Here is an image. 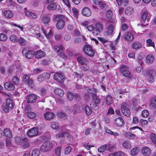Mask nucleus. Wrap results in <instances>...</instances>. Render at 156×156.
Wrapping results in <instances>:
<instances>
[{"mask_svg":"<svg viewBox=\"0 0 156 156\" xmlns=\"http://www.w3.org/2000/svg\"><path fill=\"white\" fill-rule=\"evenodd\" d=\"M65 17L62 15L56 16L54 19L55 21L57 22L56 27L58 30H61L64 27L65 22L64 20Z\"/></svg>","mask_w":156,"mask_h":156,"instance_id":"nucleus-1","label":"nucleus"},{"mask_svg":"<svg viewBox=\"0 0 156 156\" xmlns=\"http://www.w3.org/2000/svg\"><path fill=\"white\" fill-rule=\"evenodd\" d=\"M13 106L12 101L10 98H8L6 100V103L2 104V108L5 112L8 113L9 112V108H12Z\"/></svg>","mask_w":156,"mask_h":156,"instance_id":"nucleus-2","label":"nucleus"},{"mask_svg":"<svg viewBox=\"0 0 156 156\" xmlns=\"http://www.w3.org/2000/svg\"><path fill=\"white\" fill-rule=\"evenodd\" d=\"M83 50L84 52L89 56L91 57H93L94 56L95 51L91 46L89 45H84Z\"/></svg>","mask_w":156,"mask_h":156,"instance_id":"nucleus-3","label":"nucleus"},{"mask_svg":"<svg viewBox=\"0 0 156 156\" xmlns=\"http://www.w3.org/2000/svg\"><path fill=\"white\" fill-rule=\"evenodd\" d=\"M22 53L26 58L28 59H31L34 57V52L33 51L24 48L22 50Z\"/></svg>","mask_w":156,"mask_h":156,"instance_id":"nucleus-4","label":"nucleus"},{"mask_svg":"<svg viewBox=\"0 0 156 156\" xmlns=\"http://www.w3.org/2000/svg\"><path fill=\"white\" fill-rule=\"evenodd\" d=\"M128 106L126 104H123L121 107L122 113L124 115L129 117L131 115L130 110L128 108Z\"/></svg>","mask_w":156,"mask_h":156,"instance_id":"nucleus-5","label":"nucleus"},{"mask_svg":"<svg viewBox=\"0 0 156 156\" xmlns=\"http://www.w3.org/2000/svg\"><path fill=\"white\" fill-rule=\"evenodd\" d=\"M52 143L49 141L44 142L41 147V149L43 152L49 150L52 147Z\"/></svg>","mask_w":156,"mask_h":156,"instance_id":"nucleus-6","label":"nucleus"},{"mask_svg":"<svg viewBox=\"0 0 156 156\" xmlns=\"http://www.w3.org/2000/svg\"><path fill=\"white\" fill-rule=\"evenodd\" d=\"M120 70L124 76L129 78H131L130 73L128 70V68L126 66H122L121 67Z\"/></svg>","mask_w":156,"mask_h":156,"instance_id":"nucleus-7","label":"nucleus"},{"mask_svg":"<svg viewBox=\"0 0 156 156\" xmlns=\"http://www.w3.org/2000/svg\"><path fill=\"white\" fill-rule=\"evenodd\" d=\"M23 81L25 83L28 84L29 87L31 88L33 87V80L32 79H30L29 75H24L23 77Z\"/></svg>","mask_w":156,"mask_h":156,"instance_id":"nucleus-8","label":"nucleus"},{"mask_svg":"<svg viewBox=\"0 0 156 156\" xmlns=\"http://www.w3.org/2000/svg\"><path fill=\"white\" fill-rule=\"evenodd\" d=\"M53 78L55 80L59 83L62 82L65 80V77L61 73H56L54 74Z\"/></svg>","mask_w":156,"mask_h":156,"instance_id":"nucleus-9","label":"nucleus"},{"mask_svg":"<svg viewBox=\"0 0 156 156\" xmlns=\"http://www.w3.org/2000/svg\"><path fill=\"white\" fill-rule=\"evenodd\" d=\"M65 137L68 138L70 141L73 140V137L69 134V133L67 132H62L56 135V137L57 139Z\"/></svg>","mask_w":156,"mask_h":156,"instance_id":"nucleus-10","label":"nucleus"},{"mask_svg":"<svg viewBox=\"0 0 156 156\" xmlns=\"http://www.w3.org/2000/svg\"><path fill=\"white\" fill-rule=\"evenodd\" d=\"M38 132V129L36 127H33L30 129L27 132V135L30 137L36 136Z\"/></svg>","mask_w":156,"mask_h":156,"instance_id":"nucleus-11","label":"nucleus"},{"mask_svg":"<svg viewBox=\"0 0 156 156\" xmlns=\"http://www.w3.org/2000/svg\"><path fill=\"white\" fill-rule=\"evenodd\" d=\"M50 76L49 73H44L39 75L37 77V80L39 82H41L44 80L49 79Z\"/></svg>","mask_w":156,"mask_h":156,"instance_id":"nucleus-12","label":"nucleus"},{"mask_svg":"<svg viewBox=\"0 0 156 156\" xmlns=\"http://www.w3.org/2000/svg\"><path fill=\"white\" fill-rule=\"evenodd\" d=\"M142 154L144 156H149L151 154V151L150 148L147 147H144L141 149Z\"/></svg>","mask_w":156,"mask_h":156,"instance_id":"nucleus-13","label":"nucleus"},{"mask_svg":"<svg viewBox=\"0 0 156 156\" xmlns=\"http://www.w3.org/2000/svg\"><path fill=\"white\" fill-rule=\"evenodd\" d=\"M40 20L41 22L44 25H47L50 22L51 18L48 16L44 15L41 16Z\"/></svg>","mask_w":156,"mask_h":156,"instance_id":"nucleus-14","label":"nucleus"},{"mask_svg":"<svg viewBox=\"0 0 156 156\" xmlns=\"http://www.w3.org/2000/svg\"><path fill=\"white\" fill-rule=\"evenodd\" d=\"M37 98V96L34 94L28 95L27 98V101L28 103H34L36 101Z\"/></svg>","mask_w":156,"mask_h":156,"instance_id":"nucleus-15","label":"nucleus"},{"mask_svg":"<svg viewBox=\"0 0 156 156\" xmlns=\"http://www.w3.org/2000/svg\"><path fill=\"white\" fill-rule=\"evenodd\" d=\"M115 124L119 127H122L125 125V122L123 119L121 117H119L114 120Z\"/></svg>","mask_w":156,"mask_h":156,"instance_id":"nucleus-16","label":"nucleus"},{"mask_svg":"<svg viewBox=\"0 0 156 156\" xmlns=\"http://www.w3.org/2000/svg\"><path fill=\"white\" fill-rule=\"evenodd\" d=\"M92 98L94 101V103H92V105L91 103L90 104V105L92 108H93V106L94 107V108H95V107L96 108L97 106V105L100 103L101 100L100 99L97 98V95L92 96Z\"/></svg>","mask_w":156,"mask_h":156,"instance_id":"nucleus-17","label":"nucleus"},{"mask_svg":"<svg viewBox=\"0 0 156 156\" xmlns=\"http://www.w3.org/2000/svg\"><path fill=\"white\" fill-rule=\"evenodd\" d=\"M82 14L85 16L89 17L91 15V12L89 8L85 7L82 10Z\"/></svg>","mask_w":156,"mask_h":156,"instance_id":"nucleus-18","label":"nucleus"},{"mask_svg":"<svg viewBox=\"0 0 156 156\" xmlns=\"http://www.w3.org/2000/svg\"><path fill=\"white\" fill-rule=\"evenodd\" d=\"M77 60L78 62L81 65L86 64L89 63L88 61L86 58L82 56L78 57L77 58Z\"/></svg>","mask_w":156,"mask_h":156,"instance_id":"nucleus-19","label":"nucleus"},{"mask_svg":"<svg viewBox=\"0 0 156 156\" xmlns=\"http://www.w3.org/2000/svg\"><path fill=\"white\" fill-rule=\"evenodd\" d=\"M45 119L47 120H50L54 118V115L51 112H48L44 115Z\"/></svg>","mask_w":156,"mask_h":156,"instance_id":"nucleus-20","label":"nucleus"},{"mask_svg":"<svg viewBox=\"0 0 156 156\" xmlns=\"http://www.w3.org/2000/svg\"><path fill=\"white\" fill-rule=\"evenodd\" d=\"M156 75V72L154 70H152L148 75L147 80L149 82H153L154 81V76Z\"/></svg>","mask_w":156,"mask_h":156,"instance_id":"nucleus-21","label":"nucleus"},{"mask_svg":"<svg viewBox=\"0 0 156 156\" xmlns=\"http://www.w3.org/2000/svg\"><path fill=\"white\" fill-rule=\"evenodd\" d=\"M34 54L36 58H43L44 56L45 55L44 52L41 50L37 51Z\"/></svg>","mask_w":156,"mask_h":156,"instance_id":"nucleus-22","label":"nucleus"},{"mask_svg":"<svg viewBox=\"0 0 156 156\" xmlns=\"http://www.w3.org/2000/svg\"><path fill=\"white\" fill-rule=\"evenodd\" d=\"M4 87L6 89L9 90H13L15 88V86L13 84L8 82H6L5 83Z\"/></svg>","mask_w":156,"mask_h":156,"instance_id":"nucleus-23","label":"nucleus"},{"mask_svg":"<svg viewBox=\"0 0 156 156\" xmlns=\"http://www.w3.org/2000/svg\"><path fill=\"white\" fill-rule=\"evenodd\" d=\"M54 92L56 95L60 97L62 96L64 94V91L58 88H56L54 89Z\"/></svg>","mask_w":156,"mask_h":156,"instance_id":"nucleus-24","label":"nucleus"},{"mask_svg":"<svg viewBox=\"0 0 156 156\" xmlns=\"http://www.w3.org/2000/svg\"><path fill=\"white\" fill-rule=\"evenodd\" d=\"M154 59V57L153 55H148L146 57V62L147 63H152L153 62Z\"/></svg>","mask_w":156,"mask_h":156,"instance_id":"nucleus-25","label":"nucleus"},{"mask_svg":"<svg viewBox=\"0 0 156 156\" xmlns=\"http://www.w3.org/2000/svg\"><path fill=\"white\" fill-rule=\"evenodd\" d=\"M106 150L109 151H112L115 148V145L111 144H105Z\"/></svg>","mask_w":156,"mask_h":156,"instance_id":"nucleus-26","label":"nucleus"},{"mask_svg":"<svg viewBox=\"0 0 156 156\" xmlns=\"http://www.w3.org/2000/svg\"><path fill=\"white\" fill-rule=\"evenodd\" d=\"M3 133L6 137L9 138L12 137V134L9 129L8 128L5 129L4 130Z\"/></svg>","mask_w":156,"mask_h":156,"instance_id":"nucleus-27","label":"nucleus"},{"mask_svg":"<svg viewBox=\"0 0 156 156\" xmlns=\"http://www.w3.org/2000/svg\"><path fill=\"white\" fill-rule=\"evenodd\" d=\"M4 15L7 18H11L13 16V14L10 10H5L4 12Z\"/></svg>","mask_w":156,"mask_h":156,"instance_id":"nucleus-28","label":"nucleus"},{"mask_svg":"<svg viewBox=\"0 0 156 156\" xmlns=\"http://www.w3.org/2000/svg\"><path fill=\"white\" fill-rule=\"evenodd\" d=\"M133 38V35L130 33H127L125 35L124 39L128 41H132Z\"/></svg>","mask_w":156,"mask_h":156,"instance_id":"nucleus-29","label":"nucleus"},{"mask_svg":"<svg viewBox=\"0 0 156 156\" xmlns=\"http://www.w3.org/2000/svg\"><path fill=\"white\" fill-rule=\"evenodd\" d=\"M122 146L127 149H129L131 147V145L130 142L128 140L124 141L122 144Z\"/></svg>","mask_w":156,"mask_h":156,"instance_id":"nucleus-30","label":"nucleus"},{"mask_svg":"<svg viewBox=\"0 0 156 156\" xmlns=\"http://www.w3.org/2000/svg\"><path fill=\"white\" fill-rule=\"evenodd\" d=\"M25 14L31 18L35 19L37 18V16L36 14L30 11H26Z\"/></svg>","mask_w":156,"mask_h":156,"instance_id":"nucleus-31","label":"nucleus"},{"mask_svg":"<svg viewBox=\"0 0 156 156\" xmlns=\"http://www.w3.org/2000/svg\"><path fill=\"white\" fill-rule=\"evenodd\" d=\"M10 41L12 42L16 43L19 41V38L15 35H12L10 36L9 37Z\"/></svg>","mask_w":156,"mask_h":156,"instance_id":"nucleus-32","label":"nucleus"},{"mask_svg":"<svg viewBox=\"0 0 156 156\" xmlns=\"http://www.w3.org/2000/svg\"><path fill=\"white\" fill-rule=\"evenodd\" d=\"M87 92L92 94V97L94 96H96L97 92V90L94 88H89L87 89Z\"/></svg>","mask_w":156,"mask_h":156,"instance_id":"nucleus-33","label":"nucleus"},{"mask_svg":"<svg viewBox=\"0 0 156 156\" xmlns=\"http://www.w3.org/2000/svg\"><path fill=\"white\" fill-rule=\"evenodd\" d=\"M150 105L153 108L156 109V97L153 98L151 99Z\"/></svg>","mask_w":156,"mask_h":156,"instance_id":"nucleus-34","label":"nucleus"},{"mask_svg":"<svg viewBox=\"0 0 156 156\" xmlns=\"http://www.w3.org/2000/svg\"><path fill=\"white\" fill-rule=\"evenodd\" d=\"M134 11L133 7H127L125 10V12L126 14L131 15L133 12Z\"/></svg>","mask_w":156,"mask_h":156,"instance_id":"nucleus-35","label":"nucleus"},{"mask_svg":"<svg viewBox=\"0 0 156 156\" xmlns=\"http://www.w3.org/2000/svg\"><path fill=\"white\" fill-rule=\"evenodd\" d=\"M63 48L64 47L62 46L61 45L59 46H55L54 47V51L57 53V54L58 53L60 52V51L61 52L62 51L63 49Z\"/></svg>","mask_w":156,"mask_h":156,"instance_id":"nucleus-36","label":"nucleus"},{"mask_svg":"<svg viewBox=\"0 0 156 156\" xmlns=\"http://www.w3.org/2000/svg\"><path fill=\"white\" fill-rule=\"evenodd\" d=\"M23 140L24 142L23 143L22 146L24 148H27L29 147L30 142L27 138H25L23 139Z\"/></svg>","mask_w":156,"mask_h":156,"instance_id":"nucleus-37","label":"nucleus"},{"mask_svg":"<svg viewBox=\"0 0 156 156\" xmlns=\"http://www.w3.org/2000/svg\"><path fill=\"white\" fill-rule=\"evenodd\" d=\"M142 46L141 44L138 42H135L132 45V47L134 49L138 50Z\"/></svg>","mask_w":156,"mask_h":156,"instance_id":"nucleus-38","label":"nucleus"},{"mask_svg":"<svg viewBox=\"0 0 156 156\" xmlns=\"http://www.w3.org/2000/svg\"><path fill=\"white\" fill-rule=\"evenodd\" d=\"M40 154L39 149H35L33 150L32 152L31 156H39Z\"/></svg>","mask_w":156,"mask_h":156,"instance_id":"nucleus-39","label":"nucleus"},{"mask_svg":"<svg viewBox=\"0 0 156 156\" xmlns=\"http://www.w3.org/2000/svg\"><path fill=\"white\" fill-rule=\"evenodd\" d=\"M148 15V12L147 11H145L141 15V21L142 22H144L146 20Z\"/></svg>","mask_w":156,"mask_h":156,"instance_id":"nucleus-40","label":"nucleus"},{"mask_svg":"<svg viewBox=\"0 0 156 156\" xmlns=\"http://www.w3.org/2000/svg\"><path fill=\"white\" fill-rule=\"evenodd\" d=\"M27 115L29 118L33 119L35 117L36 114L33 112H27Z\"/></svg>","mask_w":156,"mask_h":156,"instance_id":"nucleus-41","label":"nucleus"},{"mask_svg":"<svg viewBox=\"0 0 156 156\" xmlns=\"http://www.w3.org/2000/svg\"><path fill=\"white\" fill-rule=\"evenodd\" d=\"M57 7V5L56 4L54 3L48 5L47 7V8L49 10H53L56 9Z\"/></svg>","mask_w":156,"mask_h":156,"instance_id":"nucleus-42","label":"nucleus"},{"mask_svg":"<svg viewBox=\"0 0 156 156\" xmlns=\"http://www.w3.org/2000/svg\"><path fill=\"white\" fill-rule=\"evenodd\" d=\"M113 100L112 97L110 95L107 96L106 98V102L107 105H110L112 103Z\"/></svg>","mask_w":156,"mask_h":156,"instance_id":"nucleus-43","label":"nucleus"},{"mask_svg":"<svg viewBox=\"0 0 156 156\" xmlns=\"http://www.w3.org/2000/svg\"><path fill=\"white\" fill-rule=\"evenodd\" d=\"M84 110L87 115H90L92 112V110L88 106H86L84 108Z\"/></svg>","mask_w":156,"mask_h":156,"instance_id":"nucleus-44","label":"nucleus"},{"mask_svg":"<svg viewBox=\"0 0 156 156\" xmlns=\"http://www.w3.org/2000/svg\"><path fill=\"white\" fill-rule=\"evenodd\" d=\"M18 41L21 45L23 46L25 45L27 43L26 41L21 37L19 38Z\"/></svg>","mask_w":156,"mask_h":156,"instance_id":"nucleus-45","label":"nucleus"},{"mask_svg":"<svg viewBox=\"0 0 156 156\" xmlns=\"http://www.w3.org/2000/svg\"><path fill=\"white\" fill-rule=\"evenodd\" d=\"M106 17L108 19L111 18L113 16V13L111 10H108L106 13Z\"/></svg>","mask_w":156,"mask_h":156,"instance_id":"nucleus-46","label":"nucleus"},{"mask_svg":"<svg viewBox=\"0 0 156 156\" xmlns=\"http://www.w3.org/2000/svg\"><path fill=\"white\" fill-rule=\"evenodd\" d=\"M51 127L52 129H56L58 128L59 127L58 124L56 122H52L51 124Z\"/></svg>","mask_w":156,"mask_h":156,"instance_id":"nucleus-47","label":"nucleus"},{"mask_svg":"<svg viewBox=\"0 0 156 156\" xmlns=\"http://www.w3.org/2000/svg\"><path fill=\"white\" fill-rule=\"evenodd\" d=\"M95 28L100 32L103 28V26L102 24L100 23H97L95 25Z\"/></svg>","mask_w":156,"mask_h":156,"instance_id":"nucleus-48","label":"nucleus"},{"mask_svg":"<svg viewBox=\"0 0 156 156\" xmlns=\"http://www.w3.org/2000/svg\"><path fill=\"white\" fill-rule=\"evenodd\" d=\"M110 156H125V154L122 151H119L112 154Z\"/></svg>","mask_w":156,"mask_h":156,"instance_id":"nucleus-49","label":"nucleus"},{"mask_svg":"<svg viewBox=\"0 0 156 156\" xmlns=\"http://www.w3.org/2000/svg\"><path fill=\"white\" fill-rule=\"evenodd\" d=\"M7 39V36L4 34H0V41H5Z\"/></svg>","mask_w":156,"mask_h":156,"instance_id":"nucleus-50","label":"nucleus"},{"mask_svg":"<svg viewBox=\"0 0 156 156\" xmlns=\"http://www.w3.org/2000/svg\"><path fill=\"white\" fill-rule=\"evenodd\" d=\"M150 136L152 142L154 144H156V135L153 133H151Z\"/></svg>","mask_w":156,"mask_h":156,"instance_id":"nucleus-51","label":"nucleus"},{"mask_svg":"<svg viewBox=\"0 0 156 156\" xmlns=\"http://www.w3.org/2000/svg\"><path fill=\"white\" fill-rule=\"evenodd\" d=\"M67 97L69 100L71 101L73 100L74 97V95L72 92H68L67 93Z\"/></svg>","mask_w":156,"mask_h":156,"instance_id":"nucleus-52","label":"nucleus"},{"mask_svg":"<svg viewBox=\"0 0 156 156\" xmlns=\"http://www.w3.org/2000/svg\"><path fill=\"white\" fill-rule=\"evenodd\" d=\"M114 27L112 25H110L107 30V33L108 34H111L113 31Z\"/></svg>","mask_w":156,"mask_h":156,"instance_id":"nucleus-53","label":"nucleus"},{"mask_svg":"<svg viewBox=\"0 0 156 156\" xmlns=\"http://www.w3.org/2000/svg\"><path fill=\"white\" fill-rule=\"evenodd\" d=\"M81 69L84 71H86L89 69L88 63L86 64L81 65Z\"/></svg>","mask_w":156,"mask_h":156,"instance_id":"nucleus-54","label":"nucleus"},{"mask_svg":"<svg viewBox=\"0 0 156 156\" xmlns=\"http://www.w3.org/2000/svg\"><path fill=\"white\" fill-rule=\"evenodd\" d=\"M83 39V37L81 36L75 38L74 40V42L75 43L77 44L81 42Z\"/></svg>","mask_w":156,"mask_h":156,"instance_id":"nucleus-55","label":"nucleus"},{"mask_svg":"<svg viewBox=\"0 0 156 156\" xmlns=\"http://www.w3.org/2000/svg\"><path fill=\"white\" fill-rule=\"evenodd\" d=\"M12 81L16 85L19 83V80L17 76H14L12 78Z\"/></svg>","mask_w":156,"mask_h":156,"instance_id":"nucleus-56","label":"nucleus"},{"mask_svg":"<svg viewBox=\"0 0 156 156\" xmlns=\"http://www.w3.org/2000/svg\"><path fill=\"white\" fill-rule=\"evenodd\" d=\"M149 115V112L147 110H143L142 112V116L144 118L147 117Z\"/></svg>","mask_w":156,"mask_h":156,"instance_id":"nucleus-57","label":"nucleus"},{"mask_svg":"<svg viewBox=\"0 0 156 156\" xmlns=\"http://www.w3.org/2000/svg\"><path fill=\"white\" fill-rule=\"evenodd\" d=\"M146 42L149 46L154 47L155 46L154 42H152V40L151 39L147 40Z\"/></svg>","mask_w":156,"mask_h":156,"instance_id":"nucleus-58","label":"nucleus"},{"mask_svg":"<svg viewBox=\"0 0 156 156\" xmlns=\"http://www.w3.org/2000/svg\"><path fill=\"white\" fill-rule=\"evenodd\" d=\"M63 3L66 6L70 9L71 8V5L69 0H62Z\"/></svg>","mask_w":156,"mask_h":156,"instance_id":"nucleus-59","label":"nucleus"},{"mask_svg":"<svg viewBox=\"0 0 156 156\" xmlns=\"http://www.w3.org/2000/svg\"><path fill=\"white\" fill-rule=\"evenodd\" d=\"M61 148L60 147H58L55 150L56 154L58 156H60L61 155Z\"/></svg>","mask_w":156,"mask_h":156,"instance_id":"nucleus-60","label":"nucleus"},{"mask_svg":"<svg viewBox=\"0 0 156 156\" xmlns=\"http://www.w3.org/2000/svg\"><path fill=\"white\" fill-rule=\"evenodd\" d=\"M138 152V150L137 148L135 147L132 149L131 151V154L132 155L134 156L136 155Z\"/></svg>","mask_w":156,"mask_h":156,"instance_id":"nucleus-61","label":"nucleus"},{"mask_svg":"<svg viewBox=\"0 0 156 156\" xmlns=\"http://www.w3.org/2000/svg\"><path fill=\"white\" fill-rule=\"evenodd\" d=\"M15 143L18 144H20L21 142V139L20 136H16L14 137Z\"/></svg>","mask_w":156,"mask_h":156,"instance_id":"nucleus-62","label":"nucleus"},{"mask_svg":"<svg viewBox=\"0 0 156 156\" xmlns=\"http://www.w3.org/2000/svg\"><path fill=\"white\" fill-rule=\"evenodd\" d=\"M106 150L105 144L104 145L98 148V150L99 152H102Z\"/></svg>","mask_w":156,"mask_h":156,"instance_id":"nucleus-63","label":"nucleus"},{"mask_svg":"<svg viewBox=\"0 0 156 156\" xmlns=\"http://www.w3.org/2000/svg\"><path fill=\"white\" fill-rule=\"evenodd\" d=\"M74 108L75 111L77 112H79L81 109V107L80 105L78 104H76L74 106Z\"/></svg>","mask_w":156,"mask_h":156,"instance_id":"nucleus-64","label":"nucleus"}]
</instances>
